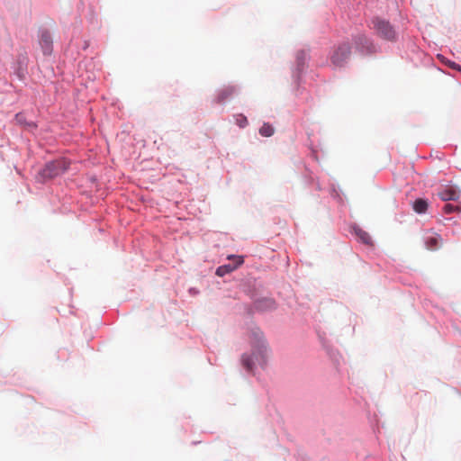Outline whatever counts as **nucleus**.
Returning <instances> with one entry per match:
<instances>
[{"mask_svg": "<svg viewBox=\"0 0 461 461\" xmlns=\"http://www.w3.org/2000/svg\"><path fill=\"white\" fill-rule=\"evenodd\" d=\"M253 335L254 344L252 357L249 355L242 356V365L249 371H251L253 368L254 359L258 365L265 366L268 354V347L263 333L260 330H257L253 332Z\"/></svg>", "mask_w": 461, "mask_h": 461, "instance_id": "1", "label": "nucleus"}, {"mask_svg": "<svg viewBox=\"0 0 461 461\" xmlns=\"http://www.w3.org/2000/svg\"><path fill=\"white\" fill-rule=\"evenodd\" d=\"M371 23L372 29L380 38L391 41L396 40L397 33L390 22L379 17H375Z\"/></svg>", "mask_w": 461, "mask_h": 461, "instance_id": "2", "label": "nucleus"}, {"mask_svg": "<svg viewBox=\"0 0 461 461\" xmlns=\"http://www.w3.org/2000/svg\"><path fill=\"white\" fill-rule=\"evenodd\" d=\"M69 167V162L64 158H58L45 165L40 174L43 179H51L64 173Z\"/></svg>", "mask_w": 461, "mask_h": 461, "instance_id": "3", "label": "nucleus"}, {"mask_svg": "<svg viewBox=\"0 0 461 461\" xmlns=\"http://www.w3.org/2000/svg\"><path fill=\"white\" fill-rule=\"evenodd\" d=\"M350 54L351 50L349 44L343 42L333 49L330 54V61L335 67H342Z\"/></svg>", "mask_w": 461, "mask_h": 461, "instance_id": "4", "label": "nucleus"}, {"mask_svg": "<svg viewBox=\"0 0 461 461\" xmlns=\"http://www.w3.org/2000/svg\"><path fill=\"white\" fill-rule=\"evenodd\" d=\"M227 258L229 260H232L233 263L220 266L216 269V275L218 276H224L225 275L236 270L239 267H240L244 263V259H243L242 256L230 255V256H228Z\"/></svg>", "mask_w": 461, "mask_h": 461, "instance_id": "5", "label": "nucleus"}, {"mask_svg": "<svg viewBox=\"0 0 461 461\" xmlns=\"http://www.w3.org/2000/svg\"><path fill=\"white\" fill-rule=\"evenodd\" d=\"M40 44L42 48L44 54H50L52 50V38L50 32L43 30L40 36Z\"/></svg>", "mask_w": 461, "mask_h": 461, "instance_id": "6", "label": "nucleus"}, {"mask_svg": "<svg viewBox=\"0 0 461 461\" xmlns=\"http://www.w3.org/2000/svg\"><path fill=\"white\" fill-rule=\"evenodd\" d=\"M438 195L443 201H456L459 198L458 191L453 186L447 185L438 192Z\"/></svg>", "mask_w": 461, "mask_h": 461, "instance_id": "7", "label": "nucleus"}, {"mask_svg": "<svg viewBox=\"0 0 461 461\" xmlns=\"http://www.w3.org/2000/svg\"><path fill=\"white\" fill-rule=\"evenodd\" d=\"M236 93V88L232 86H227L221 88L216 95L215 101L221 104L231 97Z\"/></svg>", "mask_w": 461, "mask_h": 461, "instance_id": "8", "label": "nucleus"}, {"mask_svg": "<svg viewBox=\"0 0 461 461\" xmlns=\"http://www.w3.org/2000/svg\"><path fill=\"white\" fill-rule=\"evenodd\" d=\"M354 41H355V43H356L357 48H361V49H365V50H368L370 49V47H371L370 41L365 35H357V36H356L355 39H354Z\"/></svg>", "mask_w": 461, "mask_h": 461, "instance_id": "9", "label": "nucleus"}, {"mask_svg": "<svg viewBox=\"0 0 461 461\" xmlns=\"http://www.w3.org/2000/svg\"><path fill=\"white\" fill-rule=\"evenodd\" d=\"M356 236L361 240L363 243L370 245L372 244V239L370 235L361 228H355Z\"/></svg>", "mask_w": 461, "mask_h": 461, "instance_id": "10", "label": "nucleus"}, {"mask_svg": "<svg viewBox=\"0 0 461 461\" xmlns=\"http://www.w3.org/2000/svg\"><path fill=\"white\" fill-rule=\"evenodd\" d=\"M428 203L424 199H417L413 203V210L418 213H423L427 211Z\"/></svg>", "mask_w": 461, "mask_h": 461, "instance_id": "11", "label": "nucleus"}, {"mask_svg": "<svg viewBox=\"0 0 461 461\" xmlns=\"http://www.w3.org/2000/svg\"><path fill=\"white\" fill-rule=\"evenodd\" d=\"M440 240H441L438 236L429 237L426 240V245H427L428 249H429L431 250H435L439 247Z\"/></svg>", "mask_w": 461, "mask_h": 461, "instance_id": "12", "label": "nucleus"}, {"mask_svg": "<svg viewBox=\"0 0 461 461\" xmlns=\"http://www.w3.org/2000/svg\"><path fill=\"white\" fill-rule=\"evenodd\" d=\"M274 132V128L269 123H264L259 129V133L264 137H270Z\"/></svg>", "mask_w": 461, "mask_h": 461, "instance_id": "13", "label": "nucleus"}, {"mask_svg": "<svg viewBox=\"0 0 461 461\" xmlns=\"http://www.w3.org/2000/svg\"><path fill=\"white\" fill-rule=\"evenodd\" d=\"M236 123L241 127V128H244L248 125V119L246 116L242 115V114H238L236 116Z\"/></svg>", "mask_w": 461, "mask_h": 461, "instance_id": "14", "label": "nucleus"}, {"mask_svg": "<svg viewBox=\"0 0 461 461\" xmlns=\"http://www.w3.org/2000/svg\"><path fill=\"white\" fill-rule=\"evenodd\" d=\"M443 210H444V212L448 214V213H451V212H453L455 211V207L452 204L447 203V204L444 205Z\"/></svg>", "mask_w": 461, "mask_h": 461, "instance_id": "15", "label": "nucleus"}, {"mask_svg": "<svg viewBox=\"0 0 461 461\" xmlns=\"http://www.w3.org/2000/svg\"><path fill=\"white\" fill-rule=\"evenodd\" d=\"M449 66L456 69H460V66L456 65L455 62H449Z\"/></svg>", "mask_w": 461, "mask_h": 461, "instance_id": "16", "label": "nucleus"}, {"mask_svg": "<svg viewBox=\"0 0 461 461\" xmlns=\"http://www.w3.org/2000/svg\"><path fill=\"white\" fill-rule=\"evenodd\" d=\"M20 117H21V115H20V114H16V117H15V118H16V120H17V121H20Z\"/></svg>", "mask_w": 461, "mask_h": 461, "instance_id": "17", "label": "nucleus"}]
</instances>
